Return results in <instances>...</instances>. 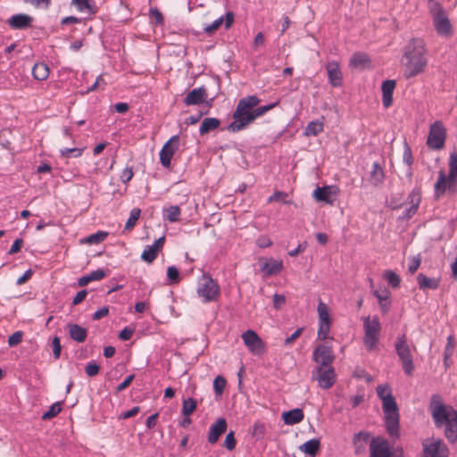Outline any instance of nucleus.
Here are the masks:
<instances>
[{
    "label": "nucleus",
    "instance_id": "obj_1",
    "mask_svg": "<svg viewBox=\"0 0 457 457\" xmlns=\"http://www.w3.org/2000/svg\"><path fill=\"white\" fill-rule=\"evenodd\" d=\"M369 442L370 457H404L402 449L391 447L386 440L380 437L370 440V434L367 431H360L355 435L353 438L355 453L359 454L363 452Z\"/></svg>",
    "mask_w": 457,
    "mask_h": 457
},
{
    "label": "nucleus",
    "instance_id": "obj_2",
    "mask_svg": "<svg viewBox=\"0 0 457 457\" xmlns=\"http://www.w3.org/2000/svg\"><path fill=\"white\" fill-rule=\"evenodd\" d=\"M404 58L407 60L404 71L406 79L413 78L424 71L428 61L425 57L423 40L412 38L405 47Z\"/></svg>",
    "mask_w": 457,
    "mask_h": 457
},
{
    "label": "nucleus",
    "instance_id": "obj_3",
    "mask_svg": "<svg viewBox=\"0 0 457 457\" xmlns=\"http://www.w3.org/2000/svg\"><path fill=\"white\" fill-rule=\"evenodd\" d=\"M429 411L436 427L457 428V411L453 406L443 403L439 395L432 396Z\"/></svg>",
    "mask_w": 457,
    "mask_h": 457
},
{
    "label": "nucleus",
    "instance_id": "obj_4",
    "mask_svg": "<svg viewBox=\"0 0 457 457\" xmlns=\"http://www.w3.org/2000/svg\"><path fill=\"white\" fill-rule=\"evenodd\" d=\"M260 103V99L256 96H248L241 98L237 105L232 118L233 121L228 126L230 132H238L245 129L250 122H245V119L247 115L252 114L254 107Z\"/></svg>",
    "mask_w": 457,
    "mask_h": 457
},
{
    "label": "nucleus",
    "instance_id": "obj_5",
    "mask_svg": "<svg viewBox=\"0 0 457 457\" xmlns=\"http://www.w3.org/2000/svg\"><path fill=\"white\" fill-rule=\"evenodd\" d=\"M395 353L399 358L403 372L407 376H412L415 366L411 347L407 343L405 334L398 336L395 343Z\"/></svg>",
    "mask_w": 457,
    "mask_h": 457
},
{
    "label": "nucleus",
    "instance_id": "obj_6",
    "mask_svg": "<svg viewBox=\"0 0 457 457\" xmlns=\"http://www.w3.org/2000/svg\"><path fill=\"white\" fill-rule=\"evenodd\" d=\"M457 179V153H452L449 159V174L445 175V170L438 172L437 180L434 186L435 196L439 199L446 192V182Z\"/></svg>",
    "mask_w": 457,
    "mask_h": 457
},
{
    "label": "nucleus",
    "instance_id": "obj_7",
    "mask_svg": "<svg viewBox=\"0 0 457 457\" xmlns=\"http://www.w3.org/2000/svg\"><path fill=\"white\" fill-rule=\"evenodd\" d=\"M364 337L363 342L369 351L373 350L379 338L381 325L378 317L370 320V316L363 319Z\"/></svg>",
    "mask_w": 457,
    "mask_h": 457
},
{
    "label": "nucleus",
    "instance_id": "obj_8",
    "mask_svg": "<svg viewBox=\"0 0 457 457\" xmlns=\"http://www.w3.org/2000/svg\"><path fill=\"white\" fill-rule=\"evenodd\" d=\"M203 283L197 288V294L204 298L205 303L214 302L220 296V287L217 282L208 274L204 273Z\"/></svg>",
    "mask_w": 457,
    "mask_h": 457
},
{
    "label": "nucleus",
    "instance_id": "obj_9",
    "mask_svg": "<svg viewBox=\"0 0 457 457\" xmlns=\"http://www.w3.org/2000/svg\"><path fill=\"white\" fill-rule=\"evenodd\" d=\"M312 379L318 382L322 389H329L336 382L337 375L332 366L314 367L312 371Z\"/></svg>",
    "mask_w": 457,
    "mask_h": 457
},
{
    "label": "nucleus",
    "instance_id": "obj_10",
    "mask_svg": "<svg viewBox=\"0 0 457 457\" xmlns=\"http://www.w3.org/2000/svg\"><path fill=\"white\" fill-rule=\"evenodd\" d=\"M446 130L439 120L430 125L427 145L432 150H440L445 146Z\"/></svg>",
    "mask_w": 457,
    "mask_h": 457
},
{
    "label": "nucleus",
    "instance_id": "obj_11",
    "mask_svg": "<svg viewBox=\"0 0 457 457\" xmlns=\"http://www.w3.org/2000/svg\"><path fill=\"white\" fill-rule=\"evenodd\" d=\"M382 409L385 415L386 428H399L398 407L394 396L382 400Z\"/></svg>",
    "mask_w": 457,
    "mask_h": 457
},
{
    "label": "nucleus",
    "instance_id": "obj_12",
    "mask_svg": "<svg viewBox=\"0 0 457 457\" xmlns=\"http://www.w3.org/2000/svg\"><path fill=\"white\" fill-rule=\"evenodd\" d=\"M433 12V22L436 32L444 37L451 36L453 34V29L450 21L445 15L441 5L436 2L434 3Z\"/></svg>",
    "mask_w": 457,
    "mask_h": 457
},
{
    "label": "nucleus",
    "instance_id": "obj_13",
    "mask_svg": "<svg viewBox=\"0 0 457 457\" xmlns=\"http://www.w3.org/2000/svg\"><path fill=\"white\" fill-rule=\"evenodd\" d=\"M312 360L316 362L315 367L331 366L335 360L332 348L326 345H319L312 353Z\"/></svg>",
    "mask_w": 457,
    "mask_h": 457
},
{
    "label": "nucleus",
    "instance_id": "obj_14",
    "mask_svg": "<svg viewBox=\"0 0 457 457\" xmlns=\"http://www.w3.org/2000/svg\"><path fill=\"white\" fill-rule=\"evenodd\" d=\"M242 339L245 346L249 349V351L255 355H260L265 352V347L262 340L253 330L248 329L245 333H243Z\"/></svg>",
    "mask_w": 457,
    "mask_h": 457
},
{
    "label": "nucleus",
    "instance_id": "obj_15",
    "mask_svg": "<svg viewBox=\"0 0 457 457\" xmlns=\"http://www.w3.org/2000/svg\"><path fill=\"white\" fill-rule=\"evenodd\" d=\"M179 147V136L175 135L171 137L162 146L160 152V162L165 168L170 166V161L175 152Z\"/></svg>",
    "mask_w": 457,
    "mask_h": 457
},
{
    "label": "nucleus",
    "instance_id": "obj_16",
    "mask_svg": "<svg viewBox=\"0 0 457 457\" xmlns=\"http://www.w3.org/2000/svg\"><path fill=\"white\" fill-rule=\"evenodd\" d=\"M424 457H448V449L441 440L423 443Z\"/></svg>",
    "mask_w": 457,
    "mask_h": 457
},
{
    "label": "nucleus",
    "instance_id": "obj_17",
    "mask_svg": "<svg viewBox=\"0 0 457 457\" xmlns=\"http://www.w3.org/2000/svg\"><path fill=\"white\" fill-rule=\"evenodd\" d=\"M339 193V189L336 186H326L323 187H317L313 191L314 198L319 202L327 204H333Z\"/></svg>",
    "mask_w": 457,
    "mask_h": 457
},
{
    "label": "nucleus",
    "instance_id": "obj_18",
    "mask_svg": "<svg viewBox=\"0 0 457 457\" xmlns=\"http://www.w3.org/2000/svg\"><path fill=\"white\" fill-rule=\"evenodd\" d=\"M325 68L328 72V81L332 87H337L342 85L343 75L337 62H328Z\"/></svg>",
    "mask_w": 457,
    "mask_h": 457
},
{
    "label": "nucleus",
    "instance_id": "obj_19",
    "mask_svg": "<svg viewBox=\"0 0 457 457\" xmlns=\"http://www.w3.org/2000/svg\"><path fill=\"white\" fill-rule=\"evenodd\" d=\"M207 98V90L204 87L194 88L189 91L183 102L187 106L198 105L205 102Z\"/></svg>",
    "mask_w": 457,
    "mask_h": 457
},
{
    "label": "nucleus",
    "instance_id": "obj_20",
    "mask_svg": "<svg viewBox=\"0 0 457 457\" xmlns=\"http://www.w3.org/2000/svg\"><path fill=\"white\" fill-rule=\"evenodd\" d=\"M421 201V190L420 187H414L408 195V203L411 206L404 211L403 218H411L418 211Z\"/></svg>",
    "mask_w": 457,
    "mask_h": 457
},
{
    "label": "nucleus",
    "instance_id": "obj_21",
    "mask_svg": "<svg viewBox=\"0 0 457 457\" xmlns=\"http://www.w3.org/2000/svg\"><path fill=\"white\" fill-rule=\"evenodd\" d=\"M33 21V17L25 14V13H19L11 16L7 20V24L12 29H26L28 28L31 27Z\"/></svg>",
    "mask_w": 457,
    "mask_h": 457
},
{
    "label": "nucleus",
    "instance_id": "obj_22",
    "mask_svg": "<svg viewBox=\"0 0 457 457\" xmlns=\"http://www.w3.org/2000/svg\"><path fill=\"white\" fill-rule=\"evenodd\" d=\"M395 80L386 79L382 83V103L385 108H388L393 103V93L395 88Z\"/></svg>",
    "mask_w": 457,
    "mask_h": 457
},
{
    "label": "nucleus",
    "instance_id": "obj_23",
    "mask_svg": "<svg viewBox=\"0 0 457 457\" xmlns=\"http://www.w3.org/2000/svg\"><path fill=\"white\" fill-rule=\"evenodd\" d=\"M67 328L69 336L72 340L78 343H83L86 341L87 337V330L86 328L75 323H68Z\"/></svg>",
    "mask_w": 457,
    "mask_h": 457
},
{
    "label": "nucleus",
    "instance_id": "obj_24",
    "mask_svg": "<svg viewBox=\"0 0 457 457\" xmlns=\"http://www.w3.org/2000/svg\"><path fill=\"white\" fill-rule=\"evenodd\" d=\"M282 269L283 262L279 260L270 259L269 262L261 264V270L265 274V276L277 275Z\"/></svg>",
    "mask_w": 457,
    "mask_h": 457
},
{
    "label": "nucleus",
    "instance_id": "obj_25",
    "mask_svg": "<svg viewBox=\"0 0 457 457\" xmlns=\"http://www.w3.org/2000/svg\"><path fill=\"white\" fill-rule=\"evenodd\" d=\"M304 414L302 409L295 408L282 413V419L287 425H295L303 420Z\"/></svg>",
    "mask_w": 457,
    "mask_h": 457
},
{
    "label": "nucleus",
    "instance_id": "obj_26",
    "mask_svg": "<svg viewBox=\"0 0 457 457\" xmlns=\"http://www.w3.org/2000/svg\"><path fill=\"white\" fill-rule=\"evenodd\" d=\"M384 179V170L378 162H375L370 172V181L374 187H378L383 184Z\"/></svg>",
    "mask_w": 457,
    "mask_h": 457
},
{
    "label": "nucleus",
    "instance_id": "obj_27",
    "mask_svg": "<svg viewBox=\"0 0 457 457\" xmlns=\"http://www.w3.org/2000/svg\"><path fill=\"white\" fill-rule=\"evenodd\" d=\"M417 283L419 285L420 289H432L435 290L439 287V279L434 278H428L426 275L420 273L417 276Z\"/></svg>",
    "mask_w": 457,
    "mask_h": 457
},
{
    "label": "nucleus",
    "instance_id": "obj_28",
    "mask_svg": "<svg viewBox=\"0 0 457 457\" xmlns=\"http://www.w3.org/2000/svg\"><path fill=\"white\" fill-rule=\"evenodd\" d=\"M370 62V58L366 54L358 52L350 59V66L355 69L364 70Z\"/></svg>",
    "mask_w": 457,
    "mask_h": 457
},
{
    "label": "nucleus",
    "instance_id": "obj_29",
    "mask_svg": "<svg viewBox=\"0 0 457 457\" xmlns=\"http://www.w3.org/2000/svg\"><path fill=\"white\" fill-rule=\"evenodd\" d=\"M105 277H106V272L102 269H98L96 270L91 271L89 274H87L86 276L79 278L78 280V285L79 287H85L91 281L101 280L102 278H104Z\"/></svg>",
    "mask_w": 457,
    "mask_h": 457
},
{
    "label": "nucleus",
    "instance_id": "obj_30",
    "mask_svg": "<svg viewBox=\"0 0 457 457\" xmlns=\"http://www.w3.org/2000/svg\"><path fill=\"white\" fill-rule=\"evenodd\" d=\"M373 295L378 298V303H379V307L381 309V312L383 313H386L388 311H389V308H390V301H389V296H390V292L386 289H384L383 291H378V290H375L373 292Z\"/></svg>",
    "mask_w": 457,
    "mask_h": 457
},
{
    "label": "nucleus",
    "instance_id": "obj_31",
    "mask_svg": "<svg viewBox=\"0 0 457 457\" xmlns=\"http://www.w3.org/2000/svg\"><path fill=\"white\" fill-rule=\"evenodd\" d=\"M278 104V101L275 102L273 104L260 106L257 108L254 107L252 112V114L247 115L245 119V121L250 122V124H251L256 118L262 116L263 114H265L270 110L273 109Z\"/></svg>",
    "mask_w": 457,
    "mask_h": 457
},
{
    "label": "nucleus",
    "instance_id": "obj_32",
    "mask_svg": "<svg viewBox=\"0 0 457 457\" xmlns=\"http://www.w3.org/2000/svg\"><path fill=\"white\" fill-rule=\"evenodd\" d=\"M220 124V120L217 118H205L203 120L199 128L200 135H205L210 131L216 129Z\"/></svg>",
    "mask_w": 457,
    "mask_h": 457
},
{
    "label": "nucleus",
    "instance_id": "obj_33",
    "mask_svg": "<svg viewBox=\"0 0 457 457\" xmlns=\"http://www.w3.org/2000/svg\"><path fill=\"white\" fill-rule=\"evenodd\" d=\"M320 448V441L318 439H311L299 446L301 452L311 457H315Z\"/></svg>",
    "mask_w": 457,
    "mask_h": 457
},
{
    "label": "nucleus",
    "instance_id": "obj_34",
    "mask_svg": "<svg viewBox=\"0 0 457 457\" xmlns=\"http://www.w3.org/2000/svg\"><path fill=\"white\" fill-rule=\"evenodd\" d=\"M33 77L37 80H45L49 76V68L44 62L36 63L32 69Z\"/></svg>",
    "mask_w": 457,
    "mask_h": 457
},
{
    "label": "nucleus",
    "instance_id": "obj_35",
    "mask_svg": "<svg viewBox=\"0 0 457 457\" xmlns=\"http://www.w3.org/2000/svg\"><path fill=\"white\" fill-rule=\"evenodd\" d=\"M71 4L76 6L78 11L87 13H95L96 8L92 0H71Z\"/></svg>",
    "mask_w": 457,
    "mask_h": 457
},
{
    "label": "nucleus",
    "instance_id": "obj_36",
    "mask_svg": "<svg viewBox=\"0 0 457 457\" xmlns=\"http://www.w3.org/2000/svg\"><path fill=\"white\" fill-rule=\"evenodd\" d=\"M323 130V123L319 120H312L305 128L304 134L308 137L317 136Z\"/></svg>",
    "mask_w": 457,
    "mask_h": 457
},
{
    "label": "nucleus",
    "instance_id": "obj_37",
    "mask_svg": "<svg viewBox=\"0 0 457 457\" xmlns=\"http://www.w3.org/2000/svg\"><path fill=\"white\" fill-rule=\"evenodd\" d=\"M319 323H331L328 308L326 303L320 301L318 304Z\"/></svg>",
    "mask_w": 457,
    "mask_h": 457
},
{
    "label": "nucleus",
    "instance_id": "obj_38",
    "mask_svg": "<svg viewBox=\"0 0 457 457\" xmlns=\"http://www.w3.org/2000/svg\"><path fill=\"white\" fill-rule=\"evenodd\" d=\"M197 402L192 397H188L183 401L182 413L184 416H189L196 409Z\"/></svg>",
    "mask_w": 457,
    "mask_h": 457
},
{
    "label": "nucleus",
    "instance_id": "obj_39",
    "mask_svg": "<svg viewBox=\"0 0 457 457\" xmlns=\"http://www.w3.org/2000/svg\"><path fill=\"white\" fill-rule=\"evenodd\" d=\"M384 278L393 288L400 287L401 278L395 271L391 270H386L384 273Z\"/></svg>",
    "mask_w": 457,
    "mask_h": 457
},
{
    "label": "nucleus",
    "instance_id": "obj_40",
    "mask_svg": "<svg viewBox=\"0 0 457 457\" xmlns=\"http://www.w3.org/2000/svg\"><path fill=\"white\" fill-rule=\"evenodd\" d=\"M165 218L170 222L179 220L180 215V208L178 205H171L165 209Z\"/></svg>",
    "mask_w": 457,
    "mask_h": 457
},
{
    "label": "nucleus",
    "instance_id": "obj_41",
    "mask_svg": "<svg viewBox=\"0 0 457 457\" xmlns=\"http://www.w3.org/2000/svg\"><path fill=\"white\" fill-rule=\"evenodd\" d=\"M108 237V232L98 231L85 238L84 242L89 245L99 244Z\"/></svg>",
    "mask_w": 457,
    "mask_h": 457
},
{
    "label": "nucleus",
    "instance_id": "obj_42",
    "mask_svg": "<svg viewBox=\"0 0 457 457\" xmlns=\"http://www.w3.org/2000/svg\"><path fill=\"white\" fill-rule=\"evenodd\" d=\"M453 348H454L453 337V336H449L447 337V345L445 346V353H444V365L446 369L449 367L448 360L453 353Z\"/></svg>",
    "mask_w": 457,
    "mask_h": 457
},
{
    "label": "nucleus",
    "instance_id": "obj_43",
    "mask_svg": "<svg viewBox=\"0 0 457 457\" xmlns=\"http://www.w3.org/2000/svg\"><path fill=\"white\" fill-rule=\"evenodd\" d=\"M141 214V210L138 208H134L130 212L129 218L128 219L126 224H125V229L130 230L134 228L136 225L137 220L139 219Z\"/></svg>",
    "mask_w": 457,
    "mask_h": 457
},
{
    "label": "nucleus",
    "instance_id": "obj_44",
    "mask_svg": "<svg viewBox=\"0 0 457 457\" xmlns=\"http://www.w3.org/2000/svg\"><path fill=\"white\" fill-rule=\"evenodd\" d=\"M158 253L152 245H148L143 251L141 259L148 263H152L156 259Z\"/></svg>",
    "mask_w": 457,
    "mask_h": 457
},
{
    "label": "nucleus",
    "instance_id": "obj_45",
    "mask_svg": "<svg viewBox=\"0 0 457 457\" xmlns=\"http://www.w3.org/2000/svg\"><path fill=\"white\" fill-rule=\"evenodd\" d=\"M62 411V403L56 402L52 404L47 411L42 415V420H49L55 417Z\"/></svg>",
    "mask_w": 457,
    "mask_h": 457
},
{
    "label": "nucleus",
    "instance_id": "obj_46",
    "mask_svg": "<svg viewBox=\"0 0 457 457\" xmlns=\"http://www.w3.org/2000/svg\"><path fill=\"white\" fill-rule=\"evenodd\" d=\"M167 278L170 285L178 284L180 280L179 270L175 266H170L167 270Z\"/></svg>",
    "mask_w": 457,
    "mask_h": 457
},
{
    "label": "nucleus",
    "instance_id": "obj_47",
    "mask_svg": "<svg viewBox=\"0 0 457 457\" xmlns=\"http://www.w3.org/2000/svg\"><path fill=\"white\" fill-rule=\"evenodd\" d=\"M376 392H377L378 396L381 400L386 399V397H387V396H393L392 390H391L389 385H387V384H382V385L378 386Z\"/></svg>",
    "mask_w": 457,
    "mask_h": 457
},
{
    "label": "nucleus",
    "instance_id": "obj_48",
    "mask_svg": "<svg viewBox=\"0 0 457 457\" xmlns=\"http://www.w3.org/2000/svg\"><path fill=\"white\" fill-rule=\"evenodd\" d=\"M226 386V379L221 376H217L213 380V388L216 395H221Z\"/></svg>",
    "mask_w": 457,
    "mask_h": 457
},
{
    "label": "nucleus",
    "instance_id": "obj_49",
    "mask_svg": "<svg viewBox=\"0 0 457 457\" xmlns=\"http://www.w3.org/2000/svg\"><path fill=\"white\" fill-rule=\"evenodd\" d=\"M331 323H319L318 338L325 340L328 337Z\"/></svg>",
    "mask_w": 457,
    "mask_h": 457
},
{
    "label": "nucleus",
    "instance_id": "obj_50",
    "mask_svg": "<svg viewBox=\"0 0 457 457\" xmlns=\"http://www.w3.org/2000/svg\"><path fill=\"white\" fill-rule=\"evenodd\" d=\"M223 21H224V18L223 17L218 18L212 23H211L210 25H207L204 29V32L207 33V34H212L213 32H215L221 26Z\"/></svg>",
    "mask_w": 457,
    "mask_h": 457
},
{
    "label": "nucleus",
    "instance_id": "obj_51",
    "mask_svg": "<svg viewBox=\"0 0 457 457\" xmlns=\"http://www.w3.org/2000/svg\"><path fill=\"white\" fill-rule=\"evenodd\" d=\"M99 370L100 366L95 361L89 362L85 368V371L88 377L96 376L99 373Z\"/></svg>",
    "mask_w": 457,
    "mask_h": 457
},
{
    "label": "nucleus",
    "instance_id": "obj_52",
    "mask_svg": "<svg viewBox=\"0 0 457 457\" xmlns=\"http://www.w3.org/2000/svg\"><path fill=\"white\" fill-rule=\"evenodd\" d=\"M52 0H24V3L29 4L36 8L47 9L51 4Z\"/></svg>",
    "mask_w": 457,
    "mask_h": 457
},
{
    "label": "nucleus",
    "instance_id": "obj_53",
    "mask_svg": "<svg viewBox=\"0 0 457 457\" xmlns=\"http://www.w3.org/2000/svg\"><path fill=\"white\" fill-rule=\"evenodd\" d=\"M23 333L22 331H16L8 338V345L11 347L16 346L22 340Z\"/></svg>",
    "mask_w": 457,
    "mask_h": 457
},
{
    "label": "nucleus",
    "instance_id": "obj_54",
    "mask_svg": "<svg viewBox=\"0 0 457 457\" xmlns=\"http://www.w3.org/2000/svg\"><path fill=\"white\" fill-rule=\"evenodd\" d=\"M149 15L155 20L157 25H162L164 21L162 13L156 7L150 8Z\"/></svg>",
    "mask_w": 457,
    "mask_h": 457
},
{
    "label": "nucleus",
    "instance_id": "obj_55",
    "mask_svg": "<svg viewBox=\"0 0 457 457\" xmlns=\"http://www.w3.org/2000/svg\"><path fill=\"white\" fill-rule=\"evenodd\" d=\"M403 162L411 167L413 163V157L411 154V150L407 143L404 144V151L403 154Z\"/></svg>",
    "mask_w": 457,
    "mask_h": 457
},
{
    "label": "nucleus",
    "instance_id": "obj_56",
    "mask_svg": "<svg viewBox=\"0 0 457 457\" xmlns=\"http://www.w3.org/2000/svg\"><path fill=\"white\" fill-rule=\"evenodd\" d=\"M52 347L53 353L55 359H59L62 352V345L60 342V338L58 337H54L52 340Z\"/></svg>",
    "mask_w": 457,
    "mask_h": 457
},
{
    "label": "nucleus",
    "instance_id": "obj_57",
    "mask_svg": "<svg viewBox=\"0 0 457 457\" xmlns=\"http://www.w3.org/2000/svg\"><path fill=\"white\" fill-rule=\"evenodd\" d=\"M287 196V195L286 193L276 191L271 196H270L269 202L281 201L283 204H289L290 202L286 199Z\"/></svg>",
    "mask_w": 457,
    "mask_h": 457
},
{
    "label": "nucleus",
    "instance_id": "obj_58",
    "mask_svg": "<svg viewBox=\"0 0 457 457\" xmlns=\"http://www.w3.org/2000/svg\"><path fill=\"white\" fill-rule=\"evenodd\" d=\"M82 148H64L61 150V155L63 157H70L71 154H74L75 157H79L82 154Z\"/></svg>",
    "mask_w": 457,
    "mask_h": 457
},
{
    "label": "nucleus",
    "instance_id": "obj_59",
    "mask_svg": "<svg viewBox=\"0 0 457 457\" xmlns=\"http://www.w3.org/2000/svg\"><path fill=\"white\" fill-rule=\"evenodd\" d=\"M224 445L229 451H231L235 448L236 439L234 436V432L232 430H230V432L227 435L225 442H224Z\"/></svg>",
    "mask_w": 457,
    "mask_h": 457
},
{
    "label": "nucleus",
    "instance_id": "obj_60",
    "mask_svg": "<svg viewBox=\"0 0 457 457\" xmlns=\"http://www.w3.org/2000/svg\"><path fill=\"white\" fill-rule=\"evenodd\" d=\"M286 303V297L283 295L275 294L273 295V305L274 308L278 310L280 309Z\"/></svg>",
    "mask_w": 457,
    "mask_h": 457
},
{
    "label": "nucleus",
    "instance_id": "obj_61",
    "mask_svg": "<svg viewBox=\"0 0 457 457\" xmlns=\"http://www.w3.org/2000/svg\"><path fill=\"white\" fill-rule=\"evenodd\" d=\"M23 244H24V242H23L22 238H17L13 242L12 245L11 246V248L9 249L8 253L9 254L17 253L18 252H20V250L22 247Z\"/></svg>",
    "mask_w": 457,
    "mask_h": 457
},
{
    "label": "nucleus",
    "instance_id": "obj_62",
    "mask_svg": "<svg viewBox=\"0 0 457 457\" xmlns=\"http://www.w3.org/2000/svg\"><path fill=\"white\" fill-rule=\"evenodd\" d=\"M135 378V375H129L128 376L123 382H121L120 384H119L116 387V391L117 393H120L121 391H123L124 389H126L130 384L131 382L133 381Z\"/></svg>",
    "mask_w": 457,
    "mask_h": 457
},
{
    "label": "nucleus",
    "instance_id": "obj_63",
    "mask_svg": "<svg viewBox=\"0 0 457 457\" xmlns=\"http://www.w3.org/2000/svg\"><path fill=\"white\" fill-rule=\"evenodd\" d=\"M134 333V329L128 327L124 328L119 334V338L123 341L129 340Z\"/></svg>",
    "mask_w": 457,
    "mask_h": 457
},
{
    "label": "nucleus",
    "instance_id": "obj_64",
    "mask_svg": "<svg viewBox=\"0 0 457 457\" xmlns=\"http://www.w3.org/2000/svg\"><path fill=\"white\" fill-rule=\"evenodd\" d=\"M420 265V259L419 257H413L408 267V271L411 274H414Z\"/></svg>",
    "mask_w": 457,
    "mask_h": 457
}]
</instances>
